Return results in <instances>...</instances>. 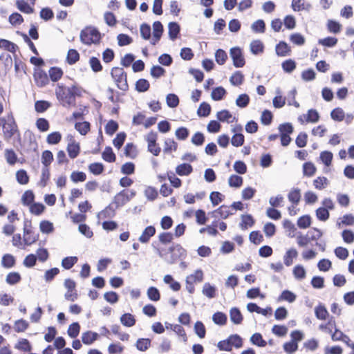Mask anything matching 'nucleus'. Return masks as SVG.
Listing matches in <instances>:
<instances>
[{
    "mask_svg": "<svg viewBox=\"0 0 354 354\" xmlns=\"http://www.w3.org/2000/svg\"><path fill=\"white\" fill-rule=\"evenodd\" d=\"M88 170L93 175L98 176L104 172V165L102 162H93L88 165Z\"/></svg>",
    "mask_w": 354,
    "mask_h": 354,
    "instance_id": "obj_57",
    "label": "nucleus"
},
{
    "mask_svg": "<svg viewBox=\"0 0 354 354\" xmlns=\"http://www.w3.org/2000/svg\"><path fill=\"white\" fill-rule=\"evenodd\" d=\"M66 151L68 152V156L74 159L78 156V155L80 153V145L79 142H77L76 141H73L71 142H68Z\"/></svg>",
    "mask_w": 354,
    "mask_h": 354,
    "instance_id": "obj_16",
    "label": "nucleus"
},
{
    "mask_svg": "<svg viewBox=\"0 0 354 354\" xmlns=\"http://www.w3.org/2000/svg\"><path fill=\"white\" fill-rule=\"evenodd\" d=\"M16 180L20 185H26L28 183L30 178L27 171L21 169L16 172Z\"/></svg>",
    "mask_w": 354,
    "mask_h": 354,
    "instance_id": "obj_55",
    "label": "nucleus"
},
{
    "mask_svg": "<svg viewBox=\"0 0 354 354\" xmlns=\"http://www.w3.org/2000/svg\"><path fill=\"white\" fill-rule=\"evenodd\" d=\"M312 230L317 232V236H310V237H308V234L306 236H302L301 234H300L297 237V243L299 246H306L310 241L317 240L322 236L323 232L321 230L317 227H313Z\"/></svg>",
    "mask_w": 354,
    "mask_h": 354,
    "instance_id": "obj_8",
    "label": "nucleus"
},
{
    "mask_svg": "<svg viewBox=\"0 0 354 354\" xmlns=\"http://www.w3.org/2000/svg\"><path fill=\"white\" fill-rule=\"evenodd\" d=\"M317 218L322 222L326 221L330 217V212L327 208L319 207L315 210Z\"/></svg>",
    "mask_w": 354,
    "mask_h": 354,
    "instance_id": "obj_61",
    "label": "nucleus"
},
{
    "mask_svg": "<svg viewBox=\"0 0 354 354\" xmlns=\"http://www.w3.org/2000/svg\"><path fill=\"white\" fill-rule=\"evenodd\" d=\"M276 54L279 57L290 55L291 48L285 41H280L275 46Z\"/></svg>",
    "mask_w": 354,
    "mask_h": 354,
    "instance_id": "obj_11",
    "label": "nucleus"
},
{
    "mask_svg": "<svg viewBox=\"0 0 354 354\" xmlns=\"http://www.w3.org/2000/svg\"><path fill=\"white\" fill-rule=\"evenodd\" d=\"M0 62L3 65V71L5 74L8 73L12 67V59L9 54L1 53L0 55Z\"/></svg>",
    "mask_w": 354,
    "mask_h": 354,
    "instance_id": "obj_27",
    "label": "nucleus"
},
{
    "mask_svg": "<svg viewBox=\"0 0 354 354\" xmlns=\"http://www.w3.org/2000/svg\"><path fill=\"white\" fill-rule=\"evenodd\" d=\"M102 159L109 163L114 162L116 160V156L110 146H106L102 153Z\"/></svg>",
    "mask_w": 354,
    "mask_h": 354,
    "instance_id": "obj_30",
    "label": "nucleus"
},
{
    "mask_svg": "<svg viewBox=\"0 0 354 354\" xmlns=\"http://www.w3.org/2000/svg\"><path fill=\"white\" fill-rule=\"evenodd\" d=\"M211 111L210 104L206 102H203L199 105L196 113L199 118H206L210 115Z\"/></svg>",
    "mask_w": 354,
    "mask_h": 354,
    "instance_id": "obj_22",
    "label": "nucleus"
},
{
    "mask_svg": "<svg viewBox=\"0 0 354 354\" xmlns=\"http://www.w3.org/2000/svg\"><path fill=\"white\" fill-rule=\"evenodd\" d=\"M80 39L82 44L88 46L92 44H99L102 39V35L97 28L88 26L81 30Z\"/></svg>",
    "mask_w": 354,
    "mask_h": 354,
    "instance_id": "obj_1",
    "label": "nucleus"
},
{
    "mask_svg": "<svg viewBox=\"0 0 354 354\" xmlns=\"http://www.w3.org/2000/svg\"><path fill=\"white\" fill-rule=\"evenodd\" d=\"M225 199V196L221 192L213 191L209 194V200L213 206H216Z\"/></svg>",
    "mask_w": 354,
    "mask_h": 354,
    "instance_id": "obj_64",
    "label": "nucleus"
},
{
    "mask_svg": "<svg viewBox=\"0 0 354 354\" xmlns=\"http://www.w3.org/2000/svg\"><path fill=\"white\" fill-rule=\"evenodd\" d=\"M315 315L317 319L326 320L329 317V313L324 304L319 303L315 308Z\"/></svg>",
    "mask_w": 354,
    "mask_h": 354,
    "instance_id": "obj_19",
    "label": "nucleus"
},
{
    "mask_svg": "<svg viewBox=\"0 0 354 354\" xmlns=\"http://www.w3.org/2000/svg\"><path fill=\"white\" fill-rule=\"evenodd\" d=\"M301 197V190L299 188H293L288 194L289 201L296 205L300 202Z\"/></svg>",
    "mask_w": 354,
    "mask_h": 354,
    "instance_id": "obj_47",
    "label": "nucleus"
},
{
    "mask_svg": "<svg viewBox=\"0 0 354 354\" xmlns=\"http://www.w3.org/2000/svg\"><path fill=\"white\" fill-rule=\"evenodd\" d=\"M53 161V154L50 150H44L41 154V163L43 164V167L49 168L50 165Z\"/></svg>",
    "mask_w": 354,
    "mask_h": 354,
    "instance_id": "obj_58",
    "label": "nucleus"
},
{
    "mask_svg": "<svg viewBox=\"0 0 354 354\" xmlns=\"http://www.w3.org/2000/svg\"><path fill=\"white\" fill-rule=\"evenodd\" d=\"M111 75L114 80L117 87L123 91H127L129 90V84L127 82V74L124 71L123 68L113 67L111 71Z\"/></svg>",
    "mask_w": 354,
    "mask_h": 354,
    "instance_id": "obj_2",
    "label": "nucleus"
},
{
    "mask_svg": "<svg viewBox=\"0 0 354 354\" xmlns=\"http://www.w3.org/2000/svg\"><path fill=\"white\" fill-rule=\"evenodd\" d=\"M156 234V228L153 225H149L145 228L142 234L138 238V241L142 243H147L151 237Z\"/></svg>",
    "mask_w": 354,
    "mask_h": 354,
    "instance_id": "obj_10",
    "label": "nucleus"
},
{
    "mask_svg": "<svg viewBox=\"0 0 354 354\" xmlns=\"http://www.w3.org/2000/svg\"><path fill=\"white\" fill-rule=\"evenodd\" d=\"M35 196L33 191L28 189L25 191L21 196V203L24 206L29 207L35 202Z\"/></svg>",
    "mask_w": 354,
    "mask_h": 354,
    "instance_id": "obj_29",
    "label": "nucleus"
},
{
    "mask_svg": "<svg viewBox=\"0 0 354 354\" xmlns=\"http://www.w3.org/2000/svg\"><path fill=\"white\" fill-rule=\"evenodd\" d=\"M99 337V334L96 332L87 330L82 335V342L85 345H91Z\"/></svg>",
    "mask_w": 354,
    "mask_h": 354,
    "instance_id": "obj_15",
    "label": "nucleus"
},
{
    "mask_svg": "<svg viewBox=\"0 0 354 354\" xmlns=\"http://www.w3.org/2000/svg\"><path fill=\"white\" fill-rule=\"evenodd\" d=\"M67 88L64 84H57V86L55 89V95L57 100L61 102L62 106H65V100L66 97Z\"/></svg>",
    "mask_w": 354,
    "mask_h": 354,
    "instance_id": "obj_25",
    "label": "nucleus"
},
{
    "mask_svg": "<svg viewBox=\"0 0 354 354\" xmlns=\"http://www.w3.org/2000/svg\"><path fill=\"white\" fill-rule=\"evenodd\" d=\"M338 39L335 37H326L318 40V44L324 47L333 48L337 44Z\"/></svg>",
    "mask_w": 354,
    "mask_h": 354,
    "instance_id": "obj_62",
    "label": "nucleus"
},
{
    "mask_svg": "<svg viewBox=\"0 0 354 354\" xmlns=\"http://www.w3.org/2000/svg\"><path fill=\"white\" fill-rule=\"evenodd\" d=\"M124 154L126 157L135 158L137 156L136 146L133 142H128L124 147Z\"/></svg>",
    "mask_w": 354,
    "mask_h": 354,
    "instance_id": "obj_54",
    "label": "nucleus"
},
{
    "mask_svg": "<svg viewBox=\"0 0 354 354\" xmlns=\"http://www.w3.org/2000/svg\"><path fill=\"white\" fill-rule=\"evenodd\" d=\"M330 118L336 122H342L345 118V113L340 107H336L330 111Z\"/></svg>",
    "mask_w": 354,
    "mask_h": 354,
    "instance_id": "obj_60",
    "label": "nucleus"
},
{
    "mask_svg": "<svg viewBox=\"0 0 354 354\" xmlns=\"http://www.w3.org/2000/svg\"><path fill=\"white\" fill-rule=\"evenodd\" d=\"M176 248L177 250L165 258V262L169 265L174 264L178 259L183 260L187 257V250L180 244L176 243Z\"/></svg>",
    "mask_w": 354,
    "mask_h": 354,
    "instance_id": "obj_4",
    "label": "nucleus"
},
{
    "mask_svg": "<svg viewBox=\"0 0 354 354\" xmlns=\"http://www.w3.org/2000/svg\"><path fill=\"white\" fill-rule=\"evenodd\" d=\"M157 139H158V134L156 132H155L153 131H151L147 134V136H146V138H145L146 141L148 143V145H147L148 151L151 153L155 156H158L161 151V148H156V149H152V148H151L152 147L155 146Z\"/></svg>",
    "mask_w": 354,
    "mask_h": 354,
    "instance_id": "obj_6",
    "label": "nucleus"
},
{
    "mask_svg": "<svg viewBox=\"0 0 354 354\" xmlns=\"http://www.w3.org/2000/svg\"><path fill=\"white\" fill-rule=\"evenodd\" d=\"M298 255V252L296 249L290 248L286 251L284 257L283 261L286 266H290L292 264L293 259L296 258Z\"/></svg>",
    "mask_w": 354,
    "mask_h": 354,
    "instance_id": "obj_46",
    "label": "nucleus"
},
{
    "mask_svg": "<svg viewBox=\"0 0 354 354\" xmlns=\"http://www.w3.org/2000/svg\"><path fill=\"white\" fill-rule=\"evenodd\" d=\"M180 32V26L176 21H171L168 24V36L169 39L175 41Z\"/></svg>",
    "mask_w": 354,
    "mask_h": 354,
    "instance_id": "obj_9",
    "label": "nucleus"
},
{
    "mask_svg": "<svg viewBox=\"0 0 354 354\" xmlns=\"http://www.w3.org/2000/svg\"><path fill=\"white\" fill-rule=\"evenodd\" d=\"M342 24L335 20V19H328L327 22V29L328 30L333 34H338L342 30Z\"/></svg>",
    "mask_w": 354,
    "mask_h": 354,
    "instance_id": "obj_43",
    "label": "nucleus"
},
{
    "mask_svg": "<svg viewBox=\"0 0 354 354\" xmlns=\"http://www.w3.org/2000/svg\"><path fill=\"white\" fill-rule=\"evenodd\" d=\"M244 75L240 71H235L230 77V82L232 86H239L244 82Z\"/></svg>",
    "mask_w": 354,
    "mask_h": 354,
    "instance_id": "obj_32",
    "label": "nucleus"
},
{
    "mask_svg": "<svg viewBox=\"0 0 354 354\" xmlns=\"http://www.w3.org/2000/svg\"><path fill=\"white\" fill-rule=\"evenodd\" d=\"M119 129L118 122L113 120H110L105 125V133L109 136H113Z\"/></svg>",
    "mask_w": 354,
    "mask_h": 354,
    "instance_id": "obj_63",
    "label": "nucleus"
},
{
    "mask_svg": "<svg viewBox=\"0 0 354 354\" xmlns=\"http://www.w3.org/2000/svg\"><path fill=\"white\" fill-rule=\"evenodd\" d=\"M0 48L15 54L19 50L18 46L14 42L6 39H0Z\"/></svg>",
    "mask_w": 354,
    "mask_h": 354,
    "instance_id": "obj_17",
    "label": "nucleus"
},
{
    "mask_svg": "<svg viewBox=\"0 0 354 354\" xmlns=\"http://www.w3.org/2000/svg\"><path fill=\"white\" fill-rule=\"evenodd\" d=\"M34 80L37 86L42 88L49 83V77L46 73L40 68H35Z\"/></svg>",
    "mask_w": 354,
    "mask_h": 354,
    "instance_id": "obj_7",
    "label": "nucleus"
},
{
    "mask_svg": "<svg viewBox=\"0 0 354 354\" xmlns=\"http://www.w3.org/2000/svg\"><path fill=\"white\" fill-rule=\"evenodd\" d=\"M305 120L309 123H317L320 118L319 112L315 109H310L307 114L303 115Z\"/></svg>",
    "mask_w": 354,
    "mask_h": 354,
    "instance_id": "obj_34",
    "label": "nucleus"
},
{
    "mask_svg": "<svg viewBox=\"0 0 354 354\" xmlns=\"http://www.w3.org/2000/svg\"><path fill=\"white\" fill-rule=\"evenodd\" d=\"M78 258L76 256L66 257L62 259L61 266L65 270L71 269L77 262Z\"/></svg>",
    "mask_w": 354,
    "mask_h": 354,
    "instance_id": "obj_39",
    "label": "nucleus"
},
{
    "mask_svg": "<svg viewBox=\"0 0 354 354\" xmlns=\"http://www.w3.org/2000/svg\"><path fill=\"white\" fill-rule=\"evenodd\" d=\"M250 51L253 55H259L263 53L264 45L263 43L259 39L253 40L250 45Z\"/></svg>",
    "mask_w": 354,
    "mask_h": 354,
    "instance_id": "obj_36",
    "label": "nucleus"
},
{
    "mask_svg": "<svg viewBox=\"0 0 354 354\" xmlns=\"http://www.w3.org/2000/svg\"><path fill=\"white\" fill-rule=\"evenodd\" d=\"M230 317L231 322L236 325H239L243 320V316L238 307H232L230 310Z\"/></svg>",
    "mask_w": 354,
    "mask_h": 354,
    "instance_id": "obj_14",
    "label": "nucleus"
},
{
    "mask_svg": "<svg viewBox=\"0 0 354 354\" xmlns=\"http://www.w3.org/2000/svg\"><path fill=\"white\" fill-rule=\"evenodd\" d=\"M16 6L19 10L26 14H31L34 12V8L25 0H17Z\"/></svg>",
    "mask_w": 354,
    "mask_h": 354,
    "instance_id": "obj_42",
    "label": "nucleus"
},
{
    "mask_svg": "<svg viewBox=\"0 0 354 354\" xmlns=\"http://www.w3.org/2000/svg\"><path fill=\"white\" fill-rule=\"evenodd\" d=\"M115 205L111 203L108 206L105 207L102 212L98 214V216L100 215H102L104 218H113L115 216Z\"/></svg>",
    "mask_w": 354,
    "mask_h": 354,
    "instance_id": "obj_59",
    "label": "nucleus"
},
{
    "mask_svg": "<svg viewBox=\"0 0 354 354\" xmlns=\"http://www.w3.org/2000/svg\"><path fill=\"white\" fill-rule=\"evenodd\" d=\"M250 102V96L247 93H242L238 96L235 101V104L238 107L244 109L249 105Z\"/></svg>",
    "mask_w": 354,
    "mask_h": 354,
    "instance_id": "obj_52",
    "label": "nucleus"
},
{
    "mask_svg": "<svg viewBox=\"0 0 354 354\" xmlns=\"http://www.w3.org/2000/svg\"><path fill=\"white\" fill-rule=\"evenodd\" d=\"M151 344V340L149 338H138L135 346L138 351L144 352L150 348Z\"/></svg>",
    "mask_w": 354,
    "mask_h": 354,
    "instance_id": "obj_41",
    "label": "nucleus"
},
{
    "mask_svg": "<svg viewBox=\"0 0 354 354\" xmlns=\"http://www.w3.org/2000/svg\"><path fill=\"white\" fill-rule=\"evenodd\" d=\"M129 202L128 194L123 189L118 192L113 198L112 203L115 205V208H118L124 205Z\"/></svg>",
    "mask_w": 354,
    "mask_h": 354,
    "instance_id": "obj_13",
    "label": "nucleus"
},
{
    "mask_svg": "<svg viewBox=\"0 0 354 354\" xmlns=\"http://www.w3.org/2000/svg\"><path fill=\"white\" fill-rule=\"evenodd\" d=\"M46 209V206L39 202H34L29 206L30 212L35 216L41 215Z\"/></svg>",
    "mask_w": 354,
    "mask_h": 354,
    "instance_id": "obj_51",
    "label": "nucleus"
},
{
    "mask_svg": "<svg viewBox=\"0 0 354 354\" xmlns=\"http://www.w3.org/2000/svg\"><path fill=\"white\" fill-rule=\"evenodd\" d=\"M149 82L144 78H140L137 80L135 84V89L139 93L146 92L149 89Z\"/></svg>",
    "mask_w": 354,
    "mask_h": 354,
    "instance_id": "obj_48",
    "label": "nucleus"
},
{
    "mask_svg": "<svg viewBox=\"0 0 354 354\" xmlns=\"http://www.w3.org/2000/svg\"><path fill=\"white\" fill-rule=\"evenodd\" d=\"M39 230L41 233L49 234L54 232L53 223L48 220H43L39 223Z\"/></svg>",
    "mask_w": 354,
    "mask_h": 354,
    "instance_id": "obj_44",
    "label": "nucleus"
},
{
    "mask_svg": "<svg viewBox=\"0 0 354 354\" xmlns=\"http://www.w3.org/2000/svg\"><path fill=\"white\" fill-rule=\"evenodd\" d=\"M75 129L82 135H86L91 130V124L88 121L76 122Z\"/></svg>",
    "mask_w": 354,
    "mask_h": 354,
    "instance_id": "obj_31",
    "label": "nucleus"
},
{
    "mask_svg": "<svg viewBox=\"0 0 354 354\" xmlns=\"http://www.w3.org/2000/svg\"><path fill=\"white\" fill-rule=\"evenodd\" d=\"M297 299V295L293 292L289 290H284L281 292V295L279 296L277 301H286L289 303L294 302Z\"/></svg>",
    "mask_w": 354,
    "mask_h": 354,
    "instance_id": "obj_35",
    "label": "nucleus"
},
{
    "mask_svg": "<svg viewBox=\"0 0 354 354\" xmlns=\"http://www.w3.org/2000/svg\"><path fill=\"white\" fill-rule=\"evenodd\" d=\"M243 183V178L236 174H232L228 179V185L231 187L239 188L242 186Z\"/></svg>",
    "mask_w": 354,
    "mask_h": 354,
    "instance_id": "obj_56",
    "label": "nucleus"
},
{
    "mask_svg": "<svg viewBox=\"0 0 354 354\" xmlns=\"http://www.w3.org/2000/svg\"><path fill=\"white\" fill-rule=\"evenodd\" d=\"M216 118L220 122L230 123L232 122L234 120H236V118L234 117L233 120H230V119L232 118V115L230 113V111L227 109H223L218 111L216 113Z\"/></svg>",
    "mask_w": 354,
    "mask_h": 354,
    "instance_id": "obj_26",
    "label": "nucleus"
},
{
    "mask_svg": "<svg viewBox=\"0 0 354 354\" xmlns=\"http://www.w3.org/2000/svg\"><path fill=\"white\" fill-rule=\"evenodd\" d=\"M31 221L26 219L24 224V241L25 245H30L35 243L39 239V234L34 236L32 235V230L28 228L31 227Z\"/></svg>",
    "mask_w": 354,
    "mask_h": 354,
    "instance_id": "obj_5",
    "label": "nucleus"
},
{
    "mask_svg": "<svg viewBox=\"0 0 354 354\" xmlns=\"http://www.w3.org/2000/svg\"><path fill=\"white\" fill-rule=\"evenodd\" d=\"M15 348L24 352H30L32 349V344L27 339H20L15 345Z\"/></svg>",
    "mask_w": 354,
    "mask_h": 354,
    "instance_id": "obj_33",
    "label": "nucleus"
},
{
    "mask_svg": "<svg viewBox=\"0 0 354 354\" xmlns=\"http://www.w3.org/2000/svg\"><path fill=\"white\" fill-rule=\"evenodd\" d=\"M121 324L126 327H131L136 324V319L132 314L129 313H125L120 317Z\"/></svg>",
    "mask_w": 354,
    "mask_h": 354,
    "instance_id": "obj_23",
    "label": "nucleus"
},
{
    "mask_svg": "<svg viewBox=\"0 0 354 354\" xmlns=\"http://www.w3.org/2000/svg\"><path fill=\"white\" fill-rule=\"evenodd\" d=\"M16 264V259L11 254H5L1 259V266L7 269L13 268Z\"/></svg>",
    "mask_w": 354,
    "mask_h": 354,
    "instance_id": "obj_24",
    "label": "nucleus"
},
{
    "mask_svg": "<svg viewBox=\"0 0 354 354\" xmlns=\"http://www.w3.org/2000/svg\"><path fill=\"white\" fill-rule=\"evenodd\" d=\"M241 222L239 223V227L241 230H245L248 227H252L255 224V219L250 214H245L241 216Z\"/></svg>",
    "mask_w": 354,
    "mask_h": 354,
    "instance_id": "obj_12",
    "label": "nucleus"
},
{
    "mask_svg": "<svg viewBox=\"0 0 354 354\" xmlns=\"http://www.w3.org/2000/svg\"><path fill=\"white\" fill-rule=\"evenodd\" d=\"M193 172V167L191 164L183 162L176 167V173L180 176H189Z\"/></svg>",
    "mask_w": 354,
    "mask_h": 354,
    "instance_id": "obj_18",
    "label": "nucleus"
},
{
    "mask_svg": "<svg viewBox=\"0 0 354 354\" xmlns=\"http://www.w3.org/2000/svg\"><path fill=\"white\" fill-rule=\"evenodd\" d=\"M230 56L232 59L233 65L236 68H241L245 64V59L243 50L239 46H234L230 49Z\"/></svg>",
    "mask_w": 354,
    "mask_h": 354,
    "instance_id": "obj_3",
    "label": "nucleus"
},
{
    "mask_svg": "<svg viewBox=\"0 0 354 354\" xmlns=\"http://www.w3.org/2000/svg\"><path fill=\"white\" fill-rule=\"evenodd\" d=\"M311 222V216L309 214H305L298 218L297 225L300 229H306L310 226Z\"/></svg>",
    "mask_w": 354,
    "mask_h": 354,
    "instance_id": "obj_53",
    "label": "nucleus"
},
{
    "mask_svg": "<svg viewBox=\"0 0 354 354\" xmlns=\"http://www.w3.org/2000/svg\"><path fill=\"white\" fill-rule=\"evenodd\" d=\"M212 321L216 325L224 326L227 323V316L223 312L217 311L213 314Z\"/></svg>",
    "mask_w": 354,
    "mask_h": 354,
    "instance_id": "obj_37",
    "label": "nucleus"
},
{
    "mask_svg": "<svg viewBox=\"0 0 354 354\" xmlns=\"http://www.w3.org/2000/svg\"><path fill=\"white\" fill-rule=\"evenodd\" d=\"M21 280V276L18 272H9L6 278V282L10 285L14 286L19 283Z\"/></svg>",
    "mask_w": 354,
    "mask_h": 354,
    "instance_id": "obj_49",
    "label": "nucleus"
},
{
    "mask_svg": "<svg viewBox=\"0 0 354 354\" xmlns=\"http://www.w3.org/2000/svg\"><path fill=\"white\" fill-rule=\"evenodd\" d=\"M317 168L314 163L312 162H306L303 164V174L304 176L311 177L316 173Z\"/></svg>",
    "mask_w": 354,
    "mask_h": 354,
    "instance_id": "obj_50",
    "label": "nucleus"
},
{
    "mask_svg": "<svg viewBox=\"0 0 354 354\" xmlns=\"http://www.w3.org/2000/svg\"><path fill=\"white\" fill-rule=\"evenodd\" d=\"M80 58V53L76 49L71 48L68 50L66 56V62L69 65H73L76 64Z\"/></svg>",
    "mask_w": 354,
    "mask_h": 354,
    "instance_id": "obj_38",
    "label": "nucleus"
},
{
    "mask_svg": "<svg viewBox=\"0 0 354 354\" xmlns=\"http://www.w3.org/2000/svg\"><path fill=\"white\" fill-rule=\"evenodd\" d=\"M227 95V91L224 87L219 86L213 88L211 97L214 101H220Z\"/></svg>",
    "mask_w": 354,
    "mask_h": 354,
    "instance_id": "obj_21",
    "label": "nucleus"
},
{
    "mask_svg": "<svg viewBox=\"0 0 354 354\" xmlns=\"http://www.w3.org/2000/svg\"><path fill=\"white\" fill-rule=\"evenodd\" d=\"M250 342L259 347H265L267 345V342L263 339L262 335L260 333H255L250 338Z\"/></svg>",
    "mask_w": 354,
    "mask_h": 354,
    "instance_id": "obj_45",
    "label": "nucleus"
},
{
    "mask_svg": "<svg viewBox=\"0 0 354 354\" xmlns=\"http://www.w3.org/2000/svg\"><path fill=\"white\" fill-rule=\"evenodd\" d=\"M48 73L50 80L53 82H56L62 78L64 72L59 67L52 66L50 68Z\"/></svg>",
    "mask_w": 354,
    "mask_h": 354,
    "instance_id": "obj_28",
    "label": "nucleus"
},
{
    "mask_svg": "<svg viewBox=\"0 0 354 354\" xmlns=\"http://www.w3.org/2000/svg\"><path fill=\"white\" fill-rule=\"evenodd\" d=\"M51 106V103L46 100H37L35 102V110L38 113L46 111Z\"/></svg>",
    "mask_w": 354,
    "mask_h": 354,
    "instance_id": "obj_40",
    "label": "nucleus"
},
{
    "mask_svg": "<svg viewBox=\"0 0 354 354\" xmlns=\"http://www.w3.org/2000/svg\"><path fill=\"white\" fill-rule=\"evenodd\" d=\"M217 288L209 282L205 283L202 293L209 299L214 298L216 295Z\"/></svg>",
    "mask_w": 354,
    "mask_h": 354,
    "instance_id": "obj_20",
    "label": "nucleus"
}]
</instances>
